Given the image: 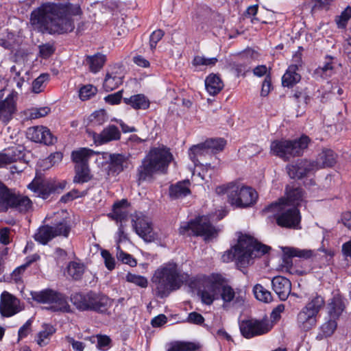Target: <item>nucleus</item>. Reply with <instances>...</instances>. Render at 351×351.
<instances>
[{
	"instance_id": "f257e3e1",
	"label": "nucleus",
	"mask_w": 351,
	"mask_h": 351,
	"mask_svg": "<svg viewBox=\"0 0 351 351\" xmlns=\"http://www.w3.org/2000/svg\"><path fill=\"white\" fill-rule=\"evenodd\" d=\"M82 14V10L78 3H45L32 12L30 21L43 33L63 34L74 29L72 17Z\"/></svg>"
},
{
	"instance_id": "f03ea898",
	"label": "nucleus",
	"mask_w": 351,
	"mask_h": 351,
	"mask_svg": "<svg viewBox=\"0 0 351 351\" xmlns=\"http://www.w3.org/2000/svg\"><path fill=\"white\" fill-rule=\"evenodd\" d=\"M271 247L258 243L252 237L242 234L239 237L238 243L234 247V252H228L223 256V261L234 259L238 266L245 267L251 263L252 260L267 253Z\"/></svg>"
},
{
	"instance_id": "7ed1b4c3",
	"label": "nucleus",
	"mask_w": 351,
	"mask_h": 351,
	"mask_svg": "<svg viewBox=\"0 0 351 351\" xmlns=\"http://www.w3.org/2000/svg\"><path fill=\"white\" fill-rule=\"evenodd\" d=\"M186 276L182 274L176 263H169L158 269L153 276V284L156 295L163 298L178 289Z\"/></svg>"
},
{
	"instance_id": "20e7f679",
	"label": "nucleus",
	"mask_w": 351,
	"mask_h": 351,
	"mask_svg": "<svg viewBox=\"0 0 351 351\" xmlns=\"http://www.w3.org/2000/svg\"><path fill=\"white\" fill-rule=\"evenodd\" d=\"M172 158V154L167 148H152L138 168V180H149L156 173H165Z\"/></svg>"
},
{
	"instance_id": "39448f33",
	"label": "nucleus",
	"mask_w": 351,
	"mask_h": 351,
	"mask_svg": "<svg viewBox=\"0 0 351 351\" xmlns=\"http://www.w3.org/2000/svg\"><path fill=\"white\" fill-rule=\"evenodd\" d=\"M283 199L271 203L263 209L265 213H271L276 223L283 228H295L300 222L299 210L293 205L286 204Z\"/></svg>"
},
{
	"instance_id": "423d86ee",
	"label": "nucleus",
	"mask_w": 351,
	"mask_h": 351,
	"mask_svg": "<svg viewBox=\"0 0 351 351\" xmlns=\"http://www.w3.org/2000/svg\"><path fill=\"white\" fill-rule=\"evenodd\" d=\"M216 192L218 194L227 193L229 203L239 208L252 206L258 198L256 191L252 188L233 184L218 186Z\"/></svg>"
},
{
	"instance_id": "0eeeda50",
	"label": "nucleus",
	"mask_w": 351,
	"mask_h": 351,
	"mask_svg": "<svg viewBox=\"0 0 351 351\" xmlns=\"http://www.w3.org/2000/svg\"><path fill=\"white\" fill-rule=\"evenodd\" d=\"M311 142L306 135H302L293 140L274 141L271 143V152L276 156L289 160L291 158L300 156L307 149Z\"/></svg>"
},
{
	"instance_id": "6e6552de",
	"label": "nucleus",
	"mask_w": 351,
	"mask_h": 351,
	"mask_svg": "<svg viewBox=\"0 0 351 351\" xmlns=\"http://www.w3.org/2000/svg\"><path fill=\"white\" fill-rule=\"evenodd\" d=\"M324 304L325 301L323 297L317 294L313 295L298 314V328L303 331H308L315 327L317 315Z\"/></svg>"
},
{
	"instance_id": "1a4fd4ad",
	"label": "nucleus",
	"mask_w": 351,
	"mask_h": 351,
	"mask_svg": "<svg viewBox=\"0 0 351 351\" xmlns=\"http://www.w3.org/2000/svg\"><path fill=\"white\" fill-rule=\"evenodd\" d=\"M179 232L182 235L201 236L207 239L214 237L217 230L211 225L208 216H201L195 220L182 223L179 228Z\"/></svg>"
},
{
	"instance_id": "9d476101",
	"label": "nucleus",
	"mask_w": 351,
	"mask_h": 351,
	"mask_svg": "<svg viewBox=\"0 0 351 351\" xmlns=\"http://www.w3.org/2000/svg\"><path fill=\"white\" fill-rule=\"evenodd\" d=\"M70 230L69 221L63 218L55 223L53 226L45 225L40 226L35 233L34 238L38 243L45 245L56 237L63 236L67 237Z\"/></svg>"
},
{
	"instance_id": "9b49d317",
	"label": "nucleus",
	"mask_w": 351,
	"mask_h": 351,
	"mask_svg": "<svg viewBox=\"0 0 351 351\" xmlns=\"http://www.w3.org/2000/svg\"><path fill=\"white\" fill-rule=\"evenodd\" d=\"M219 299H221L223 306L241 307L244 304L246 293L241 289H234L228 280L222 275L221 276Z\"/></svg>"
},
{
	"instance_id": "f8f14e48",
	"label": "nucleus",
	"mask_w": 351,
	"mask_h": 351,
	"mask_svg": "<svg viewBox=\"0 0 351 351\" xmlns=\"http://www.w3.org/2000/svg\"><path fill=\"white\" fill-rule=\"evenodd\" d=\"M273 322L267 317L261 319L243 320L239 324L241 335L246 339L265 335L273 328Z\"/></svg>"
},
{
	"instance_id": "ddd939ff",
	"label": "nucleus",
	"mask_w": 351,
	"mask_h": 351,
	"mask_svg": "<svg viewBox=\"0 0 351 351\" xmlns=\"http://www.w3.org/2000/svg\"><path fill=\"white\" fill-rule=\"evenodd\" d=\"M221 276V274H213L199 287L198 295L204 304L210 305L214 300H219Z\"/></svg>"
},
{
	"instance_id": "4468645a",
	"label": "nucleus",
	"mask_w": 351,
	"mask_h": 351,
	"mask_svg": "<svg viewBox=\"0 0 351 351\" xmlns=\"http://www.w3.org/2000/svg\"><path fill=\"white\" fill-rule=\"evenodd\" d=\"M286 169L289 176L293 179H301L317 171L315 162L308 160H300L295 164L288 165Z\"/></svg>"
},
{
	"instance_id": "2eb2a0df",
	"label": "nucleus",
	"mask_w": 351,
	"mask_h": 351,
	"mask_svg": "<svg viewBox=\"0 0 351 351\" xmlns=\"http://www.w3.org/2000/svg\"><path fill=\"white\" fill-rule=\"evenodd\" d=\"M104 155L105 158H108L109 171L113 173H120L129 168L131 164L130 154L104 153Z\"/></svg>"
},
{
	"instance_id": "dca6fc26",
	"label": "nucleus",
	"mask_w": 351,
	"mask_h": 351,
	"mask_svg": "<svg viewBox=\"0 0 351 351\" xmlns=\"http://www.w3.org/2000/svg\"><path fill=\"white\" fill-rule=\"evenodd\" d=\"M22 308L16 297L4 291L1 295L0 313L3 317H11L20 312Z\"/></svg>"
},
{
	"instance_id": "f3484780",
	"label": "nucleus",
	"mask_w": 351,
	"mask_h": 351,
	"mask_svg": "<svg viewBox=\"0 0 351 351\" xmlns=\"http://www.w3.org/2000/svg\"><path fill=\"white\" fill-rule=\"evenodd\" d=\"M27 136L32 141L47 145L54 144L57 140L50 130L44 126H35L28 128Z\"/></svg>"
},
{
	"instance_id": "a211bd4d",
	"label": "nucleus",
	"mask_w": 351,
	"mask_h": 351,
	"mask_svg": "<svg viewBox=\"0 0 351 351\" xmlns=\"http://www.w3.org/2000/svg\"><path fill=\"white\" fill-rule=\"evenodd\" d=\"M16 112V97L13 93L0 101V121L8 123Z\"/></svg>"
},
{
	"instance_id": "6ab92c4d",
	"label": "nucleus",
	"mask_w": 351,
	"mask_h": 351,
	"mask_svg": "<svg viewBox=\"0 0 351 351\" xmlns=\"http://www.w3.org/2000/svg\"><path fill=\"white\" fill-rule=\"evenodd\" d=\"M9 208L15 209L21 213H27L32 210V202L28 197L12 190L8 203V210Z\"/></svg>"
},
{
	"instance_id": "aec40b11",
	"label": "nucleus",
	"mask_w": 351,
	"mask_h": 351,
	"mask_svg": "<svg viewBox=\"0 0 351 351\" xmlns=\"http://www.w3.org/2000/svg\"><path fill=\"white\" fill-rule=\"evenodd\" d=\"M123 75L119 67H112L106 72L103 88L106 92L112 91L123 84Z\"/></svg>"
},
{
	"instance_id": "412c9836",
	"label": "nucleus",
	"mask_w": 351,
	"mask_h": 351,
	"mask_svg": "<svg viewBox=\"0 0 351 351\" xmlns=\"http://www.w3.org/2000/svg\"><path fill=\"white\" fill-rule=\"evenodd\" d=\"M121 132L114 125H110L105 128L99 134H95L93 139L97 145H103L110 141L119 140Z\"/></svg>"
},
{
	"instance_id": "4be33fe9",
	"label": "nucleus",
	"mask_w": 351,
	"mask_h": 351,
	"mask_svg": "<svg viewBox=\"0 0 351 351\" xmlns=\"http://www.w3.org/2000/svg\"><path fill=\"white\" fill-rule=\"evenodd\" d=\"M95 293L93 291L86 293H75L71 296V301L77 310L91 311Z\"/></svg>"
},
{
	"instance_id": "5701e85b",
	"label": "nucleus",
	"mask_w": 351,
	"mask_h": 351,
	"mask_svg": "<svg viewBox=\"0 0 351 351\" xmlns=\"http://www.w3.org/2000/svg\"><path fill=\"white\" fill-rule=\"evenodd\" d=\"M273 290L281 300H285L291 291V283L289 279L283 276H276L271 280Z\"/></svg>"
},
{
	"instance_id": "b1692460",
	"label": "nucleus",
	"mask_w": 351,
	"mask_h": 351,
	"mask_svg": "<svg viewBox=\"0 0 351 351\" xmlns=\"http://www.w3.org/2000/svg\"><path fill=\"white\" fill-rule=\"evenodd\" d=\"M134 229L136 232L147 242H151L155 239V234L153 231L152 224L146 218H138L134 221Z\"/></svg>"
},
{
	"instance_id": "393cba45",
	"label": "nucleus",
	"mask_w": 351,
	"mask_h": 351,
	"mask_svg": "<svg viewBox=\"0 0 351 351\" xmlns=\"http://www.w3.org/2000/svg\"><path fill=\"white\" fill-rule=\"evenodd\" d=\"M28 189L35 193L38 197L44 199L48 198L51 192L53 190L49 181L40 179H34L29 184Z\"/></svg>"
},
{
	"instance_id": "a878e982",
	"label": "nucleus",
	"mask_w": 351,
	"mask_h": 351,
	"mask_svg": "<svg viewBox=\"0 0 351 351\" xmlns=\"http://www.w3.org/2000/svg\"><path fill=\"white\" fill-rule=\"evenodd\" d=\"M128 203L126 199H122L115 202L112 206V213L108 215L117 222L123 223L126 221L128 217Z\"/></svg>"
},
{
	"instance_id": "bb28decb",
	"label": "nucleus",
	"mask_w": 351,
	"mask_h": 351,
	"mask_svg": "<svg viewBox=\"0 0 351 351\" xmlns=\"http://www.w3.org/2000/svg\"><path fill=\"white\" fill-rule=\"evenodd\" d=\"M336 159L337 155L332 150L324 149L313 162L316 165V169L317 170L320 168L333 166L336 162Z\"/></svg>"
},
{
	"instance_id": "cd10ccee",
	"label": "nucleus",
	"mask_w": 351,
	"mask_h": 351,
	"mask_svg": "<svg viewBox=\"0 0 351 351\" xmlns=\"http://www.w3.org/2000/svg\"><path fill=\"white\" fill-rule=\"evenodd\" d=\"M55 295L53 298L52 302L50 306L47 307V309L53 312H71V307L66 300V297L58 291H56Z\"/></svg>"
},
{
	"instance_id": "c85d7f7f",
	"label": "nucleus",
	"mask_w": 351,
	"mask_h": 351,
	"mask_svg": "<svg viewBox=\"0 0 351 351\" xmlns=\"http://www.w3.org/2000/svg\"><path fill=\"white\" fill-rule=\"evenodd\" d=\"M91 311L106 313L112 305L110 299L101 293H95Z\"/></svg>"
},
{
	"instance_id": "c756f323",
	"label": "nucleus",
	"mask_w": 351,
	"mask_h": 351,
	"mask_svg": "<svg viewBox=\"0 0 351 351\" xmlns=\"http://www.w3.org/2000/svg\"><path fill=\"white\" fill-rule=\"evenodd\" d=\"M94 152L88 148H80L74 150L71 153V158L75 166H86L88 165V160L93 155Z\"/></svg>"
},
{
	"instance_id": "7c9ffc66",
	"label": "nucleus",
	"mask_w": 351,
	"mask_h": 351,
	"mask_svg": "<svg viewBox=\"0 0 351 351\" xmlns=\"http://www.w3.org/2000/svg\"><path fill=\"white\" fill-rule=\"evenodd\" d=\"M106 61V56L97 53L93 56H87L84 60V64L88 66L90 72L96 73L102 69Z\"/></svg>"
},
{
	"instance_id": "2f4dec72",
	"label": "nucleus",
	"mask_w": 351,
	"mask_h": 351,
	"mask_svg": "<svg viewBox=\"0 0 351 351\" xmlns=\"http://www.w3.org/2000/svg\"><path fill=\"white\" fill-rule=\"evenodd\" d=\"M189 180L178 182L169 187V195L172 199L182 198L191 193Z\"/></svg>"
},
{
	"instance_id": "473e14b6",
	"label": "nucleus",
	"mask_w": 351,
	"mask_h": 351,
	"mask_svg": "<svg viewBox=\"0 0 351 351\" xmlns=\"http://www.w3.org/2000/svg\"><path fill=\"white\" fill-rule=\"evenodd\" d=\"M123 101L135 110H146L149 107V99L143 94H137L123 98Z\"/></svg>"
},
{
	"instance_id": "72a5a7b5",
	"label": "nucleus",
	"mask_w": 351,
	"mask_h": 351,
	"mask_svg": "<svg viewBox=\"0 0 351 351\" xmlns=\"http://www.w3.org/2000/svg\"><path fill=\"white\" fill-rule=\"evenodd\" d=\"M205 86L206 90L210 95H215L222 90L223 83L218 75L211 74L206 77Z\"/></svg>"
},
{
	"instance_id": "f704fd0d",
	"label": "nucleus",
	"mask_w": 351,
	"mask_h": 351,
	"mask_svg": "<svg viewBox=\"0 0 351 351\" xmlns=\"http://www.w3.org/2000/svg\"><path fill=\"white\" fill-rule=\"evenodd\" d=\"M56 291L51 289H43L40 291H32L31 296L34 301L50 306L53 297L56 296Z\"/></svg>"
},
{
	"instance_id": "c9c22d12",
	"label": "nucleus",
	"mask_w": 351,
	"mask_h": 351,
	"mask_svg": "<svg viewBox=\"0 0 351 351\" xmlns=\"http://www.w3.org/2000/svg\"><path fill=\"white\" fill-rule=\"evenodd\" d=\"M345 308L343 299L339 295L334 296L328 304V313L330 318L337 319Z\"/></svg>"
},
{
	"instance_id": "e433bc0d",
	"label": "nucleus",
	"mask_w": 351,
	"mask_h": 351,
	"mask_svg": "<svg viewBox=\"0 0 351 351\" xmlns=\"http://www.w3.org/2000/svg\"><path fill=\"white\" fill-rule=\"evenodd\" d=\"M295 66H289L282 78L284 86L291 87L300 80V75L296 72Z\"/></svg>"
},
{
	"instance_id": "4c0bfd02",
	"label": "nucleus",
	"mask_w": 351,
	"mask_h": 351,
	"mask_svg": "<svg viewBox=\"0 0 351 351\" xmlns=\"http://www.w3.org/2000/svg\"><path fill=\"white\" fill-rule=\"evenodd\" d=\"M43 329L38 335L36 342L40 346H45L48 344L51 336L56 332L55 328L47 324L43 325Z\"/></svg>"
},
{
	"instance_id": "58836bf2",
	"label": "nucleus",
	"mask_w": 351,
	"mask_h": 351,
	"mask_svg": "<svg viewBox=\"0 0 351 351\" xmlns=\"http://www.w3.org/2000/svg\"><path fill=\"white\" fill-rule=\"evenodd\" d=\"M285 203L293 205L297 207L300 204L303 200V191L300 188H294L287 190V198H282Z\"/></svg>"
},
{
	"instance_id": "ea45409f",
	"label": "nucleus",
	"mask_w": 351,
	"mask_h": 351,
	"mask_svg": "<svg viewBox=\"0 0 351 351\" xmlns=\"http://www.w3.org/2000/svg\"><path fill=\"white\" fill-rule=\"evenodd\" d=\"M75 175L73 178V182L75 183H85L90 180L92 178L88 165L75 166Z\"/></svg>"
},
{
	"instance_id": "a19ab883",
	"label": "nucleus",
	"mask_w": 351,
	"mask_h": 351,
	"mask_svg": "<svg viewBox=\"0 0 351 351\" xmlns=\"http://www.w3.org/2000/svg\"><path fill=\"white\" fill-rule=\"evenodd\" d=\"M332 60V57L330 56H326L325 62L323 65L319 66L316 69V73L320 75L323 78L330 77L334 71V63Z\"/></svg>"
},
{
	"instance_id": "79ce46f5",
	"label": "nucleus",
	"mask_w": 351,
	"mask_h": 351,
	"mask_svg": "<svg viewBox=\"0 0 351 351\" xmlns=\"http://www.w3.org/2000/svg\"><path fill=\"white\" fill-rule=\"evenodd\" d=\"M199 346L193 342L176 341L171 343L168 351H196Z\"/></svg>"
},
{
	"instance_id": "37998d69",
	"label": "nucleus",
	"mask_w": 351,
	"mask_h": 351,
	"mask_svg": "<svg viewBox=\"0 0 351 351\" xmlns=\"http://www.w3.org/2000/svg\"><path fill=\"white\" fill-rule=\"evenodd\" d=\"M67 272L73 280H80L84 272V265L75 261L71 262L67 267Z\"/></svg>"
},
{
	"instance_id": "c03bdc74",
	"label": "nucleus",
	"mask_w": 351,
	"mask_h": 351,
	"mask_svg": "<svg viewBox=\"0 0 351 351\" xmlns=\"http://www.w3.org/2000/svg\"><path fill=\"white\" fill-rule=\"evenodd\" d=\"M208 153L204 143L193 146L189 151V156L195 166L198 165V157Z\"/></svg>"
},
{
	"instance_id": "a18cd8bd",
	"label": "nucleus",
	"mask_w": 351,
	"mask_h": 351,
	"mask_svg": "<svg viewBox=\"0 0 351 351\" xmlns=\"http://www.w3.org/2000/svg\"><path fill=\"white\" fill-rule=\"evenodd\" d=\"M283 252L288 257H299L302 258H308L313 255L311 250H300L289 247H284Z\"/></svg>"
},
{
	"instance_id": "49530a36",
	"label": "nucleus",
	"mask_w": 351,
	"mask_h": 351,
	"mask_svg": "<svg viewBox=\"0 0 351 351\" xmlns=\"http://www.w3.org/2000/svg\"><path fill=\"white\" fill-rule=\"evenodd\" d=\"M12 192L1 181H0V212L8 210V203Z\"/></svg>"
},
{
	"instance_id": "de8ad7c7",
	"label": "nucleus",
	"mask_w": 351,
	"mask_h": 351,
	"mask_svg": "<svg viewBox=\"0 0 351 351\" xmlns=\"http://www.w3.org/2000/svg\"><path fill=\"white\" fill-rule=\"evenodd\" d=\"M256 298L265 303L270 302L272 300L271 292L267 290L262 285L257 284L253 289Z\"/></svg>"
},
{
	"instance_id": "09e8293b",
	"label": "nucleus",
	"mask_w": 351,
	"mask_h": 351,
	"mask_svg": "<svg viewBox=\"0 0 351 351\" xmlns=\"http://www.w3.org/2000/svg\"><path fill=\"white\" fill-rule=\"evenodd\" d=\"M206 149L212 152H218L223 149L226 145V141L223 138H210L204 142Z\"/></svg>"
},
{
	"instance_id": "8fccbe9b",
	"label": "nucleus",
	"mask_w": 351,
	"mask_h": 351,
	"mask_svg": "<svg viewBox=\"0 0 351 351\" xmlns=\"http://www.w3.org/2000/svg\"><path fill=\"white\" fill-rule=\"evenodd\" d=\"M218 60L217 58H206L203 56H196L194 57L192 64L199 69L203 66H213L215 65Z\"/></svg>"
},
{
	"instance_id": "3c124183",
	"label": "nucleus",
	"mask_w": 351,
	"mask_h": 351,
	"mask_svg": "<svg viewBox=\"0 0 351 351\" xmlns=\"http://www.w3.org/2000/svg\"><path fill=\"white\" fill-rule=\"evenodd\" d=\"M10 163L17 161L23 157V147L21 146H14L5 149L4 152Z\"/></svg>"
},
{
	"instance_id": "603ef678",
	"label": "nucleus",
	"mask_w": 351,
	"mask_h": 351,
	"mask_svg": "<svg viewBox=\"0 0 351 351\" xmlns=\"http://www.w3.org/2000/svg\"><path fill=\"white\" fill-rule=\"evenodd\" d=\"M351 19V7L348 6L340 14L337 16L335 21L339 28H346L348 21Z\"/></svg>"
},
{
	"instance_id": "864d4df0",
	"label": "nucleus",
	"mask_w": 351,
	"mask_h": 351,
	"mask_svg": "<svg viewBox=\"0 0 351 351\" xmlns=\"http://www.w3.org/2000/svg\"><path fill=\"white\" fill-rule=\"evenodd\" d=\"M117 252V257L118 260L121 261L125 264H128L130 266L134 267L136 265V260L132 257V255L125 253L123 250H121L120 247L118 245Z\"/></svg>"
},
{
	"instance_id": "5fc2aeb1",
	"label": "nucleus",
	"mask_w": 351,
	"mask_h": 351,
	"mask_svg": "<svg viewBox=\"0 0 351 351\" xmlns=\"http://www.w3.org/2000/svg\"><path fill=\"white\" fill-rule=\"evenodd\" d=\"M97 93V88L93 85L88 84L84 86L80 89L79 96L80 98L83 100H87L92 96L95 95Z\"/></svg>"
},
{
	"instance_id": "6e6d98bb",
	"label": "nucleus",
	"mask_w": 351,
	"mask_h": 351,
	"mask_svg": "<svg viewBox=\"0 0 351 351\" xmlns=\"http://www.w3.org/2000/svg\"><path fill=\"white\" fill-rule=\"evenodd\" d=\"M49 75L43 73L40 75L32 82V91L35 93H39L43 91L44 83L49 80Z\"/></svg>"
},
{
	"instance_id": "4d7b16f0",
	"label": "nucleus",
	"mask_w": 351,
	"mask_h": 351,
	"mask_svg": "<svg viewBox=\"0 0 351 351\" xmlns=\"http://www.w3.org/2000/svg\"><path fill=\"white\" fill-rule=\"evenodd\" d=\"M126 280L128 282L134 283L142 288L147 287L148 284L147 280L144 276L133 274L131 273H128L127 274Z\"/></svg>"
},
{
	"instance_id": "13d9d810",
	"label": "nucleus",
	"mask_w": 351,
	"mask_h": 351,
	"mask_svg": "<svg viewBox=\"0 0 351 351\" xmlns=\"http://www.w3.org/2000/svg\"><path fill=\"white\" fill-rule=\"evenodd\" d=\"M336 320L330 317V319L322 326L321 330L326 337L332 335L336 330L337 326Z\"/></svg>"
},
{
	"instance_id": "bf43d9fd",
	"label": "nucleus",
	"mask_w": 351,
	"mask_h": 351,
	"mask_svg": "<svg viewBox=\"0 0 351 351\" xmlns=\"http://www.w3.org/2000/svg\"><path fill=\"white\" fill-rule=\"evenodd\" d=\"M50 112L51 109L47 106L33 108L29 113V118L30 119H39L47 116Z\"/></svg>"
},
{
	"instance_id": "052dcab7",
	"label": "nucleus",
	"mask_w": 351,
	"mask_h": 351,
	"mask_svg": "<svg viewBox=\"0 0 351 351\" xmlns=\"http://www.w3.org/2000/svg\"><path fill=\"white\" fill-rule=\"evenodd\" d=\"M93 342H95L97 340V348L101 350H106L110 346L111 342L110 339L106 335H97L96 337H93Z\"/></svg>"
},
{
	"instance_id": "680f3d73",
	"label": "nucleus",
	"mask_w": 351,
	"mask_h": 351,
	"mask_svg": "<svg viewBox=\"0 0 351 351\" xmlns=\"http://www.w3.org/2000/svg\"><path fill=\"white\" fill-rule=\"evenodd\" d=\"M107 120L104 110L95 111L90 115V121L93 125H101Z\"/></svg>"
},
{
	"instance_id": "e2e57ef3",
	"label": "nucleus",
	"mask_w": 351,
	"mask_h": 351,
	"mask_svg": "<svg viewBox=\"0 0 351 351\" xmlns=\"http://www.w3.org/2000/svg\"><path fill=\"white\" fill-rule=\"evenodd\" d=\"M39 53L43 58H48L55 51V47L50 43H45L39 45Z\"/></svg>"
},
{
	"instance_id": "0e129e2a",
	"label": "nucleus",
	"mask_w": 351,
	"mask_h": 351,
	"mask_svg": "<svg viewBox=\"0 0 351 351\" xmlns=\"http://www.w3.org/2000/svg\"><path fill=\"white\" fill-rule=\"evenodd\" d=\"M101 254L104 260L106 267L109 270H112L115 267L114 258L112 256L110 253L106 250H102Z\"/></svg>"
},
{
	"instance_id": "69168bd1",
	"label": "nucleus",
	"mask_w": 351,
	"mask_h": 351,
	"mask_svg": "<svg viewBox=\"0 0 351 351\" xmlns=\"http://www.w3.org/2000/svg\"><path fill=\"white\" fill-rule=\"evenodd\" d=\"M164 32L161 29L154 31L150 36L149 45L150 48L153 50L156 48L157 43L162 39Z\"/></svg>"
},
{
	"instance_id": "338daca9",
	"label": "nucleus",
	"mask_w": 351,
	"mask_h": 351,
	"mask_svg": "<svg viewBox=\"0 0 351 351\" xmlns=\"http://www.w3.org/2000/svg\"><path fill=\"white\" fill-rule=\"evenodd\" d=\"M187 322L191 324L200 325L204 322V318L201 314L197 312H192L189 314Z\"/></svg>"
},
{
	"instance_id": "774afa93",
	"label": "nucleus",
	"mask_w": 351,
	"mask_h": 351,
	"mask_svg": "<svg viewBox=\"0 0 351 351\" xmlns=\"http://www.w3.org/2000/svg\"><path fill=\"white\" fill-rule=\"evenodd\" d=\"M66 341L72 346L74 351H84L85 345L83 342L75 340L71 337H66Z\"/></svg>"
}]
</instances>
